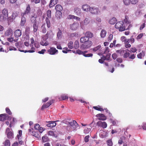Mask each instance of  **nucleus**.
<instances>
[{
  "instance_id": "18",
  "label": "nucleus",
  "mask_w": 146,
  "mask_h": 146,
  "mask_svg": "<svg viewBox=\"0 0 146 146\" xmlns=\"http://www.w3.org/2000/svg\"><path fill=\"white\" fill-rule=\"evenodd\" d=\"M21 17L20 25L21 26H23L26 22V17L25 16Z\"/></svg>"
},
{
  "instance_id": "27",
  "label": "nucleus",
  "mask_w": 146,
  "mask_h": 146,
  "mask_svg": "<svg viewBox=\"0 0 146 146\" xmlns=\"http://www.w3.org/2000/svg\"><path fill=\"white\" fill-rule=\"evenodd\" d=\"M7 114L5 113L1 114L0 115V120L4 121L7 118Z\"/></svg>"
},
{
  "instance_id": "13",
  "label": "nucleus",
  "mask_w": 146,
  "mask_h": 146,
  "mask_svg": "<svg viewBox=\"0 0 146 146\" xmlns=\"http://www.w3.org/2000/svg\"><path fill=\"white\" fill-rule=\"evenodd\" d=\"M57 121H48V123L46 125V126L49 127H53L56 126V122Z\"/></svg>"
},
{
  "instance_id": "2",
  "label": "nucleus",
  "mask_w": 146,
  "mask_h": 146,
  "mask_svg": "<svg viewBox=\"0 0 146 146\" xmlns=\"http://www.w3.org/2000/svg\"><path fill=\"white\" fill-rule=\"evenodd\" d=\"M115 27L119 29L120 31H123L126 30V26L124 25L123 22L120 21L117 23L115 25Z\"/></svg>"
},
{
  "instance_id": "61",
  "label": "nucleus",
  "mask_w": 146,
  "mask_h": 146,
  "mask_svg": "<svg viewBox=\"0 0 146 146\" xmlns=\"http://www.w3.org/2000/svg\"><path fill=\"white\" fill-rule=\"evenodd\" d=\"M143 33H141L138 36H137L136 37V39L137 40H139L141 39L143 36Z\"/></svg>"
},
{
  "instance_id": "8",
  "label": "nucleus",
  "mask_w": 146,
  "mask_h": 146,
  "mask_svg": "<svg viewBox=\"0 0 146 146\" xmlns=\"http://www.w3.org/2000/svg\"><path fill=\"white\" fill-rule=\"evenodd\" d=\"M90 11L91 13L93 14H97L100 12L98 8L95 7H91L90 9Z\"/></svg>"
},
{
  "instance_id": "21",
  "label": "nucleus",
  "mask_w": 146,
  "mask_h": 146,
  "mask_svg": "<svg viewBox=\"0 0 146 146\" xmlns=\"http://www.w3.org/2000/svg\"><path fill=\"white\" fill-rule=\"evenodd\" d=\"M31 134L35 137V138L39 139L40 138L39 135L38 133V132L35 131H33L31 133Z\"/></svg>"
},
{
  "instance_id": "46",
  "label": "nucleus",
  "mask_w": 146,
  "mask_h": 146,
  "mask_svg": "<svg viewBox=\"0 0 146 146\" xmlns=\"http://www.w3.org/2000/svg\"><path fill=\"white\" fill-rule=\"evenodd\" d=\"M68 47L70 49H72L73 48V43L72 41H70L68 44Z\"/></svg>"
},
{
  "instance_id": "55",
  "label": "nucleus",
  "mask_w": 146,
  "mask_h": 146,
  "mask_svg": "<svg viewBox=\"0 0 146 146\" xmlns=\"http://www.w3.org/2000/svg\"><path fill=\"white\" fill-rule=\"evenodd\" d=\"M113 37V35L112 34H110L108 36V41L110 42L112 40Z\"/></svg>"
},
{
  "instance_id": "10",
  "label": "nucleus",
  "mask_w": 146,
  "mask_h": 146,
  "mask_svg": "<svg viewBox=\"0 0 146 146\" xmlns=\"http://www.w3.org/2000/svg\"><path fill=\"white\" fill-rule=\"evenodd\" d=\"M31 10V7L29 4H28L26 7L25 10L24 12H22L21 13V16H25L26 14H28L30 13Z\"/></svg>"
},
{
  "instance_id": "38",
  "label": "nucleus",
  "mask_w": 146,
  "mask_h": 146,
  "mask_svg": "<svg viewBox=\"0 0 146 146\" xmlns=\"http://www.w3.org/2000/svg\"><path fill=\"white\" fill-rule=\"evenodd\" d=\"M68 97L65 94H63L61 96V98H59L60 100H64L66 99H68Z\"/></svg>"
},
{
  "instance_id": "12",
  "label": "nucleus",
  "mask_w": 146,
  "mask_h": 146,
  "mask_svg": "<svg viewBox=\"0 0 146 146\" xmlns=\"http://www.w3.org/2000/svg\"><path fill=\"white\" fill-rule=\"evenodd\" d=\"M96 117H98V119L100 120H105L106 119V116L104 115L102 113H99L96 115Z\"/></svg>"
},
{
  "instance_id": "48",
  "label": "nucleus",
  "mask_w": 146,
  "mask_h": 146,
  "mask_svg": "<svg viewBox=\"0 0 146 146\" xmlns=\"http://www.w3.org/2000/svg\"><path fill=\"white\" fill-rule=\"evenodd\" d=\"M18 15V13L17 12L14 11L13 12L12 15L13 19H15Z\"/></svg>"
},
{
  "instance_id": "62",
  "label": "nucleus",
  "mask_w": 146,
  "mask_h": 146,
  "mask_svg": "<svg viewBox=\"0 0 146 146\" xmlns=\"http://www.w3.org/2000/svg\"><path fill=\"white\" fill-rule=\"evenodd\" d=\"M46 51V50L45 49H42L40 51H39L38 52V53L39 54H43L45 53V52Z\"/></svg>"
},
{
  "instance_id": "23",
  "label": "nucleus",
  "mask_w": 146,
  "mask_h": 146,
  "mask_svg": "<svg viewBox=\"0 0 146 146\" xmlns=\"http://www.w3.org/2000/svg\"><path fill=\"white\" fill-rule=\"evenodd\" d=\"M110 54L109 53L107 54L106 56L103 55L102 58L104 60H109L110 59Z\"/></svg>"
},
{
  "instance_id": "4",
  "label": "nucleus",
  "mask_w": 146,
  "mask_h": 146,
  "mask_svg": "<svg viewBox=\"0 0 146 146\" xmlns=\"http://www.w3.org/2000/svg\"><path fill=\"white\" fill-rule=\"evenodd\" d=\"M49 35V33H48V32H47L46 35L42 37V39L40 42V44L41 45L46 46L48 45L49 42L46 40L48 39Z\"/></svg>"
},
{
  "instance_id": "57",
  "label": "nucleus",
  "mask_w": 146,
  "mask_h": 146,
  "mask_svg": "<svg viewBox=\"0 0 146 146\" xmlns=\"http://www.w3.org/2000/svg\"><path fill=\"white\" fill-rule=\"evenodd\" d=\"M54 100H51L49 101L46 104L47 105V106L49 107L51 104H52V103H53Z\"/></svg>"
},
{
  "instance_id": "17",
  "label": "nucleus",
  "mask_w": 146,
  "mask_h": 146,
  "mask_svg": "<svg viewBox=\"0 0 146 146\" xmlns=\"http://www.w3.org/2000/svg\"><path fill=\"white\" fill-rule=\"evenodd\" d=\"M145 56V51L142 50L141 52H140L137 55V56L138 58L141 59L143 58Z\"/></svg>"
},
{
  "instance_id": "28",
  "label": "nucleus",
  "mask_w": 146,
  "mask_h": 146,
  "mask_svg": "<svg viewBox=\"0 0 146 146\" xmlns=\"http://www.w3.org/2000/svg\"><path fill=\"white\" fill-rule=\"evenodd\" d=\"M85 35L88 38H91L93 36V34L90 31H87L85 33Z\"/></svg>"
},
{
  "instance_id": "39",
  "label": "nucleus",
  "mask_w": 146,
  "mask_h": 146,
  "mask_svg": "<svg viewBox=\"0 0 146 146\" xmlns=\"http://www.w3.org/2000/svg\"><path fill=\"white\" fill-rule=\"evenodd\" d=\"M100 107V106H94L93 108L95 109V110H97L99 111H104V110L102 108H101Z\"/></svg>"
},
{
  "instance_id": "47",
  "label": "nucleus",
  "mask_w": 146,
  "mask_h": 146,
  "mask_svg": "<svg viewBox=\"0 0 146 146\" xmlns=\"http://www.w3.org/2000/svg\"><path fill=\"white\" fill-rule=\"evenodd\" d=\"M4 144L5 146H10V141L8 139L4 141Z\"/></svg>"
},
{
  "instance_id": "35",
  "label": "nucleus",
  "mask_w": 146,
  "mask_h": 146,
  "mask_svg": "<svg viewBox=\"0 0 146 146\" xmlns=\"http://www.w3.org/2000/svg\"><path fill=\"white\" fill-rule=\"evenodd\" d=\"M42 32L43 33H45L46 32V29L45 27V23L43 24L41 27Z\"/></svg>"
},
{
  "instance_id": "45",
  "label": "nucleus",
  "mask_w": 146,
  "mask_h": 146,
  "mask_svg": "<svg viewBox=\"0 0 146 146\" xmlns=\"http://www.w3.org/2000/svg\"><path fill=\"white\" fill-rule=\"evenodd\" d=\"M106 143L108 146H112L113 143L111 139H110L106 141Z\"/></svg>"
},
{
  "instance_id": "26",
  "label": "nucleus",
  "mask_w": 146,
  "mask_h": 146,
  "mask_svg": "<svg viewBox=\"0 0 146 146\" xmlns=\"http://www.w3.org/2000/svg\"><path fill=\"white\" fill-rule=\"evenodd\" d=\"M58 32L57 33V37L58 39L61 38L62 37V33L60 28H58Z\"/></svg>"
},
{
  "instance_id": "29",
  "label": "nucleus",
  "mask_w": 146,
  "mask_h": 146,
  "mask_svg": "<svg viewBox=\"0 0 146 146\" xmlns=\"http://www.w3.org/2000/svg\"><path fill=\"white\" fill-rule=\"evenodd\" d=\"M35 49L34 47H32L31 48V50H26L25 51L24 50H19V51H20L21 52H24L25 53L26 52H29V53H33L34 52H35Z\"/></svg>"
},
{
  "instance_id": "15",
  "label": "nucleus",
  "mask_w": 146,
  "mask_h": 146,
  "mask_svg": "<svg viewBox=\"0 0 146 146\" xmlns=\"http://www.w3.org/2000/svg\"><path fill=\"white\" fill-rule=\"evenodd\" d=\"M58 2V0H50L49 5V7L51 8L57 4Z\"/></svg>"
},
{
  "instance_id": "36",
  "label": "nucleus",
  "mask_w": 146,
  "mask_h": 146,
  "mask_svg": "<svg viewBox=\"0 0 146 146\" xmlns=\"http://www.w3.org/2000/svg\"><path fill=\"white\" fill-rule=\"evenodd\" d=\"M129 40L128 39L124 42L125 46L126 48H129L131 47V45L129 44Z\"/></svg>"
},
{
  "instance_id": "5",
  "label": "nucleus",
  "mask_w": 146,
  "mask_h": 146,
  "mask_svg": "<svg viewBox=\"0 0 146 146\" xmlns=\"http://www.w3.org/2000/svg\"><path fill=\"white\" fill-rule=\"evenodd\" d=\"M92 44V42L90 40H89L82 44L80 46V48L82 50L86 49L90 47Z\"/></svg>"
},
{
  "instance_id": "19",
  "label": "nucleus",
  "mask_w": 146,
  "mask_h": 146,
  "mask_svg": "<svg viewBox=\"0 0 146 146\" xmlns=\"http://www.w3.org/2000/svg\"><path fill=\"white\" fill-rule=\"evenodd\" d=\"M90 21L89 19L88 18H86L84 20V23L83 24V22H82L80 23L81 26L84 25H87L90 23Z\"/></svg>"
},
{
  "instance_id": "30",
  "label": "nucleus",
  "mask_w": 146,
  "mask_h": 146,
  "mask_svg": "<svg viewBox=\"0 0 146 146\" xmlns=\"http://www.w3.org/2000/svg\"><path fill=\"white\" fill-rule=\"evenodd\" d=\"M116 21L115 18L113 17L109 20V23L110 24L113 25L116 23Z\"/></svg>"
},
{
  "instance_id": "60",
  "label": "nucleus",
  "mask_w": 146,
  "mask_h": 146,
  "mask_svg": "<svg viewBox=\"0 0 146 146\" xmlns=\"http://www.w3.org/2000/svg\"><path fill=\"white\" fill-rule=\"evenodd\" d=\"M109 52L110 50L108 48V47H105V50L104 51V52L103 54H107V53Z\"/></svg>"
},
{
  "instance_id": "11",
  "label": "nucleus",
  "mask_w": 146,
  "mask_h": 146,
  "mask_svg": "<svg viewBox=\"0 0 146 146\" xmlns=\"http://www.w3.org/2000/svg\"><path fill=\"white\" fill-rule=\"evenodd\" d=\"M79 24L78 22L74 23L73 24L70 25V29L72 30H75L79 27Z\"/></svg>"
},
{
  "instance_id": "6",
  "label": "nucleus",
  "mask_w": 146,
  "mask_h": 146,
  "mask_svg": "<svg viewBox=\"0 0 146 146\" xmlns=\"http://www.w3.org/2000/svg\"><path fill=\"white\" fill-rule=\"evenodd\" d=\"M13 32L11 29L9 28L5 32L4 35L6 37L11 36L13 35Z\"/></svg>"
},
{
  "instance_id": "37",
  "label": "nucleus",
  "mask_w": 146,
  "mask_h": 146,
  "mask_svg": "<svg viewBox=\"0 0 146 146\" xmlns=\"http://www.w3.org/2000/svg\"><path fill=\"white\" fill-rule=\"evenodd\" d=\"M45 21L47 26V27L48 28H50L51 26L49 20L48 18L46 17L45 19Z\"/></svg>"
},
{
  "instance_id": "58",
  "label": "nucleus",
  "mask_w": 146,
  "mask_h": 146,
  "mask_svg": "<svg viewBox=\"0 0 146 146\" xmlns=\"http://www.w3.org/2000/svg\"><path fill=\"white\" fill-rule=\"evenodd\" d=\"M6 112L9 115H11L12 112L8 108H7L5 109Z\"/></svg>"
},
{
  "instance_id": "43",
  "label": "nucleus",
  "mask_w": 146,
  "mask_h": 146,
  "mask_svg": "<svg viewBox=\"0 0 146 146\" xmlns=\"http://www.w3.org/2000/svg\"><path fill=\"white\" fill-rule=\"evenodd\" d=\"M36 17H35L34 16H33L31 18V22L33 23H37V21L36 20Z\"/></svg>"
},
{
  "instance_id": "64",
  "label": "nucleus",
  "mask_w": 146,
  "mask_h": 146,
  "mask_svg": "<svg viewBox=\"0 0 146 146\" xmlns=\"http://www.w3.org/2000/svg\"><path fill=\"white\" fill-rule=\"evenodd\" d=\"M90 128H87L84 129V132L85 134L88 133L90 131Z\"/></svg>"
},
{
  "instance_id": "20",
  "label": "nucleus",
  "mask_w": 146,
  "mask_h": 146,
  "mask_svg": "<svg viewBox=\"0 0 146 146\" xmlns=\"http://www.w3.org/2000/svg\"><path fill=\"white\" fill-rule=\"evenodd\" d=\"M90 7L89 6L86 4L84 5L82 7V8L83 10L84 11H90Z\"/></svg>"
},
{
  "instance_id": "24",
  "label": "nucleus",
  "mask_w": 146,
  "mask_h": 146,
  "mask_svg": "<svg viewBox=\"0 0 146 146\" xmlns=\"http://www.w3.org/2000/svg\"><path fill=\"white\" fill-rule=\"evenodd\" d=\"M68 124L72 127L75 126V127H77L78 126V124L75 120H73L72 121L68 122Z\"/></svg>"
},
{
  "instance_id": "44",
  "label": "nucleus",
  "mask_w": 146,
  "mask_h": 146,
  "mask_svg": "<svg viewBox=\"0 0 146 146\" xmlns=\"http://www.w3.org/2000/svg\"><path fill=\"white\" fill-rule=\"evenodd\" d=\"M74 12L77 15H79L81 13V10L80 9L78 8H76L75 9Z\"/></svg>"
},
{
  "instance_id": "25",
  "label": "nucleus",
  "mask_w": 146,
  "mask_h": 146,
  "mask_svg": "<svg viewBox=\"0 0 146 146\" xmlns=\"http://www.w3.org/2000/svg\"><path fill=\"white\" fill-rule=\"evenodd\" d=\"M33 32H36L38 30V25L37 23H35L33 24Z\"/></svg>"
},
{
  "instance_id": "32",
  "label": "nucleus",
  "mask_w": 146,
  "mask_h": 146,
  "mask_svg": "<svg viewBox=\"0 0 146 146\" xmlns=\"http://www.w3.org/2000/svg\"><path fill=\"white\" fill-rule=\"evenodd\" d=\"M124 23L127 24H130V21L129 20V18L127 16H125V18L124 19Z\"/></svg>"
},
{
  "instance_id": "14",
  "label": "nucleus",
  "mask_w": 146,
  "mask_h": 146,
  "mask_svg": "<svg viewBox=\"0 0 146 146\" xmlns=\"http://www.w3.org/2000/svg\"><path fill=\"white\" fill-rule=\"evenodd\" d=\"M14 34L16 38H18L20 37L21 35V31L20 29H17L14 32Z\"/></svg>"
},
{
  "instance_id": "9",
  "label": "nucleus",
  "mask_w": 146,
  "mask_h": 146,
  "mask_svg": "<svg viewBox=\"0 0 146 146\" xmlns=\"http://www.w3.org/2000/svg\"><path fill=\"white\" fill-rule=\"evenodd\" d=\"M97 125L99 127H102L103 128H106L107 126V123L106 122H102L100 121L97 122Z\"/></svg>"
},
{
  "instance_id": "7",
  "label": "nucleus",
  "mask_w": 146,
  "mask_h": 146,
  "mask_svg": "<svg viewBox=\"0 0 146 146\" xmlns=\"http://www.w3.org/2000/svg\"><path fill=\"white\" fill-rule=\"evenodd\" d=\"M47 52L50 54L54 55L56 53H58V50L54 47H51L49 49L47 50Z\"/></svg>"
},
{
  "instance_id": "49",
  "label": "nucleus",
  "mask_w": 146,
  "mask_h": 146,
  "mask_svg": "<svg viewBox=\"0 0 146 146\" xmlns=\"http://www.w3.org/2000/svg\"><path fill=\"white\" fill-rule=\"evenodd\" d=\"M41 0H31V3H35V4H38L40 2Z\"/></svg>"
},
{
  "instance_id": "51",
  "label": "nucleus",
  "mask_w": 146,
  "mask_h": 146,
  "mask_svg": "<svg viewBox=\"0 0 146 146\" xmlns=\"http://www.w3.org/2000/svg\"><path fill=\"white\" fill-rule=\"evenodd\" d=\"M51 11L50 10H48L47 11V17L49 18H51Z\"/></svg>"
},
{
  "instance_id": "34",
  "label": "nucleus",
  "mask_w": 146,
  "mask_h": 146,
  "mask_svg": "<svg viewBox=\"0 0 146 146\" xmlns=\"http://www.w3.org/2000/svg\"><path fill=\"white\" fill-rule=\"evenodd\" d=\"M42 141L43 142H45L48 141L49 140V139L46 135H44L42 137Z\"/></svg>"
},
{
  "instance_id": "63",
  "label": "nucleus",
  "mask_w": 146,
  "mask_h": 146,
  "mask_svg": "<svg viewBox=\"0 0 146 146\" xmlns=\"http://www.w3.org/2000/svg\"><path fill=\"white\" fill-rule=\"evenodd\" d=\"M13 39L14 38L13 37H9L7 38V40L10 42H12L13 41Z\"/></svg>"
},
{
  "instance_id": "40",
  "label": "nucleus",
  "mask_w": 146,
  "mask_h": 146,
  "mask_svg": "<svg viewBox=\"0 0 146 146\" xmlns=\"http://www.w3.org/2000/svg\"><path fill=\"white\" fill-rule=\"evenodd\" d=\"M79 46V42L78 40H76L74 43V47L76 49H78Z\"/></svg>"
},
{
  "instance_id": "50",
  "label": "nucleus",
  "mask_w": 146,
  "mask_h": 146,
  "mask_svg": "<svg viewBox=\"0 0 146 146\" xmlns=\"http://www.w3.org/2000/svg\"><path fill=\"white\" fill-rule=\"evenodd\" d=\"M101 47L100 45H98L96 47H95L92 49L94 52H96Z\"/></svg>"
},
{
  "instance_id": "54",
  "label": "nucleus",
  "mask_w": 146,
  "mask_h": 146,
  "mask_svg": "<svg viewBox=\"0 0 146 146\" xmlns=\"http://www.w3.org/2000/svg\"><path fill=\"white\" fill-rule=\"evenodd\" d=\"M22 131L21 130H19V134L17 135V137L18 139H19L20 137H21L22 135Z\"/></svg>"
},
{
  "instance_id": "59",
  "label": "nucleus",
  "mask_w": 146,
  "mask_h": 146,
  "mask_svg": "<svg viewBox=\"0 0 146 146\" xmlns=\"http://www.w3.org/2000/svg\"><path fill=\"white\" fill-rule=\"evenodd\" d=\"M9 48V50H8L9 51V50H10V51H11V50H17V49L16 48L13 47V46H10Z\"/></svg>"
},
{
  "instance_id": "52",
  "label": "nucleus",
  "mask_w": 146,
  "mask_h": 146,
  "mask_svg": "<svg viewBox=\"0 0 146 146\" xmlns=\"http://www.w3.org/2000/svg\"><path fill=\"white\" fill-rule=\"evenodd\" d=\"M131 44L133 43L135 41L134 38H133V36H131L129 39H128Z\"/></svg>"
},
{
  "instance_id": "22",
  "label": "nucleus",
  "mask_w": 146,
  "mask_h": 146,
  "mask_svg": "<svg viewBox=\"0 0 146 146\" xmlns=\"http://www.w3.org/2000/svg\"><path fill=\"white\" fill-rule=\"evenodd\" d=\"M55 9L56 11H62L63 10V7L61 5L58 4L56 6Z\"/></svg>"
},
{
  "instance_id": "42",
  "label": "nucleus",
  "mask_w": 146,
  "mask_h": 146,
  "mask_svg": "<svg viewBox=\"0 0 146 146\" xmlns=\"http://www.w3.org/2000/svg\"><path fill=\"white\" fill-rule=\"evenodd\" d=\"M7 137L9 139H12L13 137V134L11 131H9L7 134Z\"/></svg>"
},
{
  "instance_id": "3",
  "label": "nucleus",
  "mask_w": 146,
  "mask_h": 146,
  "mask_svg": "<svg viewBox=\"0 0 146 146\" xmlns=\"http://www.w3.org/2000/svg\"><path fill=\"white\" fill-rule=\"evenodd\" d=\"M124 54L123 55V58H128L129 59L133 60L136 57L135 55L134 54H130V52L126 50L125 52L123 51Z\"/></svg>"
},
{
  "instance_id": "56",
  "label": "nucleus",
  "mask_w": 146,
  "mask_h": 146,
  "mask_svg": "<svg viewBox=\"0 0 146 146\" xmlns=\"http://www.w3.org/2000/svg\"><path fill=\"white\" fill-rule=\"evenodd\" d=\"M130 2L132 4H135L138 2V0H130Z\"/></svg>"
},
{
  "instance_id": "16",
  "label": "nucleus",
  "mask_w": 146,
  "mask_h": 146,
  "mask_svg": "<svg viewBox=\"0 0 146 146\" xmlns=\"http://www.w3.org/2000/svg\"><path fill=\"white\" fill-rule=\"evenodd\" d=\"M89 38H88L86 36H83L80 38V42L81 43H84L86 42L89 41Z\"/></svg>"
},
{
  "instance_id": "31",
  "label": "nucleus",
  "mask_w": 146,
  "mask_h": 146,
  "mask_svg": "<svg viewBox=\"0 0 146 146\" xmlns=\"http://www.w3.org/2000/svg\"><path fill=\"white\" fill-rule=\"evenodd\" d=\"M62 13L61 11H56V17L57 19H60L62 17Z\"/></svg>"
},
{
  "instance_id": "41",
  "label": "nucleus",
  "mask_w": 146,
  "mask_h": 146,
  "mask_svg": "<svg viewBox=\"0 0 146 146\" xmlns=\"http://www.w3.org/2000/svg\"><path fill=\"white\" fill-rule=\"evenodd\" d=\"M127 50L129 52H131L133 53H135L137 51V49L135 47H131L130 48V50H129L128 49H127Z\"/></svg>"
},
{
  "instance_id": "1",
  "label": "nucleus",
  "mask_w": 146,
  "mask_h": 146,
  "mask_svg": "<svg viewBox=\"0 0 146 146\" xmlns=\"http://www.w3.org/2000/svg\"><path fill=\"white\" fill-rule=\"evenodd\" d=\"M8 18V11L7 9L4 8L2 11L0 15V21H5Z\"/></svg>"
},
{
  "instance_id": "33",
  "label": "nucleus",
  "mask_w": 146,
  "mask_h": 146,
  "mask_svg": "<svg viewBox=\"0 0 146 146\" xmlns=\"http://www.w3.org/2000/svg\"><path fill=\"white\" fill-rule=\"evenodd\" d=\"M106 31L104 30H102L101 32L100 35L102 38H104L106 36Z\"/></svg>"
},
{
  "instance_id": "53",
  "label": "nucleus",
  "mask_w": 146,
  "mask_h": 146,
  "mask_svg": "<svg viewBox=\"0 0 146 146\" xmlns=\"http://www.w3.org/2000/svg\"><path fill=\"white\" fill-rule=\"evenodd\" d=\"M123 3L125 5H127L130 3V0H123Z\"/></svg>"
}]
</instances>
